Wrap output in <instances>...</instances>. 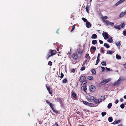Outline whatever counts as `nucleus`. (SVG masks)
<instances>
[{
	"label": "nucleus",
	"instance_id": "50",
	"mask_svg": "<svg viewBox=\"0 0 126 126\" xmlns=\"http://www.w3.org/2000/svg\"><path fill=\"white\" fill-rule=\"evenodd\" d=\"M100 50L101 51V52L103 53H104V50H103V48L102 47L101 49H100Z\"/></svg>",
	"mask_w": 126,
	"mask_h": 126
},
{
	"label": "nucleus",
	"instance_id": "30",
	"mask_svg": "<svg viewBox=\"0 0 126 126\" xmlns=\"http://www.w3.org/2000/svg\"><path fill=\"white\" fill-rule=\"evenodd\" d=\"M108 120L109 122H112L113 120L112 118L111 117H109L108 118Z\"/></svg>",
	"mask_w": 126,
	"mask_h": 126
},
{
	"label": "nucleus",
	"instance_id": "64",
	"mask_svg": "<svg viewBox=\"0 0 126 126\" xmlns=\"http://www.w3.org/2000/svg\"><path fill=\"white\" fill-rule=\"evenodd\" d=\"M87 60H88V59L87 58L86 59L85 61L84 62V63H86V62H87Z\"/></svg>",
	"mask_w": 126,
	"mask_h": 126
},
{
	"label": "nucleus",
	"instance_id": "34",
	"mask_svg": "<svg viewBox=\"0 0 126 126\" xmlns=\"http://www.w3.org/2000/svg\"><path fill=\"white\" fill-rule=\"evenodd\" d=\"M72 95L73 97L74 98H76L77 97V96L76 94L75 93L73 92L72 93Z\"/></svg>",
	"mask_w": 126,
	"mask_h": 126
},
{
	"label": "nucleus",
	"instance_id": "21",
	"mask_svg": "<svg viewBox=\"0 0 126 126\" xmlns=\"http://www.w3.org/2000/svg\"><path fill=\"white\" fill-rule=\"evenodd\" d=\"M103 22L105 24L108 25L109 23V21L107 20H104Z\"/></svg>",
	"mask_w": 126,
	"mask_h": 126
},
{
	"label": "nucleus",
	"instance_id": "10",
	"mask_svg": "<svg viewBox=\"0 0 126 126\" xmlns=\"http://www.w3.org/2000/svg\"><path fill=\"white\" fill-rule=\"evenodd\" d=\"M46 87L49 94H51L52 93V91L50 87V86L47 87V86H46Z\"/></svg>",
	"mask_w": 126,
	"mask_h": 126
},
{
	"label": "nucleus",
	"instance_id": "49",
	"mask_svg": "<svg viewBox=\"0 0 126 126\" xmlns=\"http://www.w3.org/2000/svg\"><path fill=\"white\" fill-rule=\"evenodd\" d=\"M61 76H60V78L61 79H62L64 75L61 72Z\"/></svg>",
	"mask_w": 126,
	"mask_h": 126
},
{
	"label": "nucleus",
	"instance_id": "1",
	"mask_svg": "<svg viewBox=\"0 0 126 126\" xmlns=\"http://www.w3.org/2000/svg\"><path fill=\"white\" fill-rule=\"evenodd\" d=\"M78 49L77 50V51L73 54L72 58L74 60H76L78 58H80L83 53V50L78 51Z\"/></svg>",
	"mask_w": 126,
	"mask_h": 126
},
{
	"label": "nucleus",
	"instance_id": "32",
	"mask_svg": "<svg viewBox=\"0 0 126 126\" xmlns=\"http://www.w3.org/2000/svg\"><path fill=\"white\" fill-rule=\"evenodd\" d=\"M85 68V66L84 65H82V67L80 69V70L81 71H83L84 70Z\"/></svg>",
	"mask_w": 126,
	"mask_h": 126
},
{
	"label": "nucleus",
	"instance_id": "27",
	"mask_svg": "<svg viewBox=\"0 0 126 126\" xmlns=\"http://www.w3.org/2000/svg\"><path fill=\"white\" fill-rule=\"evenodd\" d=\"M104 46L106 47L107 48H109L110 47V45L107 43H105L104 44Z\"/></svg>",
	"mask_w": 126,
	"mask_h": 126
},
{
	"label": "nucleus",
	"instance_id": "20",
	"mask_svg": "<svg viewBox=\"0 0 126 126\" xmlns=\"http://www.w3.org/2000/svg\"><path fill=\"white\" fill-rule=\"evenodd\" d=\"M116 57L118 60L121 59V56L120 55H118V54H117L116 55Z\"/></svg>",
	"mask_w": 126,
	"mask_h": 126
},
{
	"label": "nucleus",
	"instance_id": "35",
	"mask_svg": "<svg viewBox=\"0 0 126 126\" xmlns=\"http://www.w3.org/2000/svg\"><path fill=\"white\" fill-rule=\"evenodd\" d=\"M83 102L84 104L87 105H88V104H89V103L86 101H83Z\"/></svg>",
	"mask_w": 126,
	"mask_h": 126
},
{
	"label": "nucleus",
	"instance_id": "55",
	"mask_svg": "<svg viewBox=\"0 0 126 126\" xmlns=\"http://www.w3.org/2000/svg\"><path fill=\"white\" fill-rule=\"evenodd\" d=\"M99 42L101 44H103V41L101 40H99Z\"/></svg>",
	"mask_w": 126,
	"mask_h": 126
},
{
	"label": "nucleus",
	"instance_id": "16",
	"mask_svg": "<svg viewBox=\"0 0 126 126\" xmlns=\"http://www.w3.org/2000/svg\"><path fill=\"white\" fill-rule=\"evenodd\" d=\"M93 102L96 104L99 103V101L98 100V99H96L94 98V99L93 100Z\"/></svg>",
	"mask_w": 126,
	"mask_h": 126
},
{
	"label": "nucleus",
	"instance_id": "5",
	"mask_svg": "<svg viewBox=\"0 0 126 126\" xmlns=\"http://www.w3.org/2000/svg\"><path fill=\"white\" fill-rule=\"evenodd\" d=\"M110 81V79H108L103 80L99 83V84L97 86L98 87H100L101 85H104L109 82Z\"/></svg>",
	"mask_w": 126,
	"mask_h": 126
},
{
	"label": "nucleus",
	"instance_id": "15",
	"mask_svg": "<svg viewBox=\"0 0 126 126\" xmlns=\"http://www.w3.org/2000/svg\"><path fill=\"white\" fill-rule=\"evenodd\" d=\"M81 89L86 92L87 90V87L85 86L81 85Z\"/></svg>",
	"mask_w": 126,
	"mask_h": 126
},
{
	"label": "nucleus",
	"instance_id": "39",
	"mask_svg": "<svg viewBox=\"0 0 126 126\" xmlns=\"http://www.w3.org/2000/svg\"><path fill=\"white\" fill-rule=\"evenodd\" d=\"M67 80L65 78L63 80V83H66Z\"/></svg>",
	"mask_w": 126,
	"mask_h": 126
},
{
	"label": "nucleus",
	"instance_id": "6",
	"mask_svg": "<svg viewBox=\"0 0 126 126\" xmlns=\"http://www.w3.org/2000/svg\"><path fill=\"white\" fill-rule=\"evenodd\" d=\"M50 50V51L47 54V59H48L51 56L55 55L57 52L55 50L51 49Z\"/></svg>",
	"mask_w": 126,
	"mask_h": 126
},
{
	"label": "nucleus",
	"instance_id": "36",
	"mask_svg": "<svg viewBox=\"0 0 126 126\" xmlns=\"http://www.w3.org/2000/svg\"><path fill=\"white\" fill-rule=\"evenodd\" d=\"M88 105L90 107H94V105L92 103H89Z\"/></svg>",
	"mask_w": 126,
	"mask_h": 126
},
{
	"label": "nucleus",
	"instance_id": "48",
	"mask_svg": "<svg viewBox=\"0 0 126 126\" xmlns=\"http://www.w3.org/2000/svg\"><path fill=\"white\" fill-rule=\"evenodd\" d=\"M75 28V26L74 25H73L72 26V29H71V32H72L74 29Z\"/></svg>",
	"mask_w": 126,
	"mask_h": 126
},
{
	"label": "nucleus",
	"instance_id": "51",
	"mask_svg": "<svg viewBox=\"0 0 126 126\" xmlns=\"http://www.w3.org/2000/svg\"><path fill=\"white\" fill-rule=\"evenodd\" d=\"M101 98L102 100H104L105 99V96H101Z\"/></svg>",
	"mask_w": 126,
	"mask_h": 126
},
{
	"label": "nucleus",
	"instance_id": "46",
	"mask_svg": "<svg viewBox=\"0 0 126 126\" xmlns=\"http://www.w3.org/2000/svg\"><path fill=\"white\" fill-rule=\"evenodd\" d=\"M114 25V23H112V22L109 21V23L108 25H111L112 26H113Z\"/></svg>",
	"mask_w": 126,
	"mask_h": 126
},
{
	"label": "nucleus",
	"instance_id": "41",
	"mask_svg": "<svg viewBox=\"0 0 126 126\" xmlns=\"http://www.w3.org/2000/svg\"><path fill=\"white\" fill-rule=\"evenodd\" d=\"M125 105L123 103L121 104L120 105V107L122 109H124V107Z\"/></svg>",
	"mask_w": 126,
	"mask_h": 126
},
{
	"label": "nucleus",
	"instance_id": "2",
	"mask_svg": "<svg viewBox=\"0 0 126 126\" xmlns=\"http://www.w3.org/2000/svg\"><path fill=\"white\" fill-rule=\"evenodd\" d=\"M78 49L77 50V51L73 54L72 58L74 60H76L78 58H80L83 53V50L78 51Z\"/></svg>",
	"mask_w": 126,
	"mask_h": 126
},
{
	"label": "nucleus",
	"instance_id": "22",
	"mask_svg": "<svg viewBox=\"0 0 126 126\" xmlns=\"http://www.w3.org/2000/svg\"><path fill=\"white\" fill-rule=\"evenodd\" d=\"M121 3H122L121 2V1L120 0L116 3V4L115 5L116 6H117L119 4H121Z\"/></svg>",
	"mask_w": 126,
	"mask_h": 126
},
{
	"label": "nucleus",
	"instance_id": "26",
	"mask_svg": "<svg viewBox=\"0 0 126 126\" xmlns=\"http://www.w3.org/2000/svg\"><path fill=\"white\" fill-rule=\"evenodd\" d=\"M108 18V17L107 16H105L104 17H101V18L102 20L103 21L104 20H105V19H107Z\"/></svg>",
	"mask_w": 126,
	"mask_h": 126
},
{
	"label": "nucleus",
	"instance_id": "44",
	"mask_svg": "<svg viewBox=\"0 0 126 126\" xmlns=\"http://www.w3.org/2000/svg\"><path fill=\"white\" fill-rule=\"evenodd\" d=\"M92 72L93 74H95V71L94 69H93L92 70Z\"/></svg>",
	"mask_w": 126,
	"mask_h": 126
},
{
	"label": "nucleus",
	"instance_id": "8",
	"mask_svg": "<svg viewBox=\"0 0 126 126\" xmlns=\"http://www.w3.org/2000/svg\"><path fill=\"white\" fill-rule=\"evenodd\" d=\"M121 81V79L119 78L117 81L115 82L113 84V86H118L120 84V82Z\"/></svg>",
	"mask_w": 126,
	"mask_h": 126
},
{
	"label": "nucleus",
	"instance_id": "31",
	"mask_svg": "<svg viewBox=\"0 0 126 126\" xmlns=\"http://www.w3.org/2000/svg\"><path fill=\"white\" fill-rule=\"evenodd\" d=\"M114 27L116 29H118L119 30L120 28V26L119 25L114 26Z\"/></svg>",
	"mask_w": 126,
	"mask_h": 126
},
{
	"label": "nucleus",
	"instance_id": "58",
	"mask_svg": "<svg viewBox=\"0 0 126 126\" xmlns=\"http://www.w3.org/2000/svg\"><path fill=\"white\" fill-rule=\"evenodd\" d=\"M89 56V54H86L85 56V57L86 58L88 57Z\"/></svg>",
	"mask_w": 126,
	"mask_h": 126
},
{
	"label": "nucleus",
	"instance_id": "25",
	"mask_svg": "<svg viewBox=\"0 0 126 126\" xmlns=\"http://www.w3.org/2000/svg\"><path fill=\"white\" fill-rule=\"evenodd\" d=\"M97 43V41L96 40H93L92 41V43L93 45H95Z\"/></svg>",
	"mask_w": 126,
	"mask_h": 126
},
{
	"label": "nucleus",
	"instance_id": "52",
	"mask_svg": "<svg viewBox=\"0 0 126 126\" xmlns=\"http://www.w3.org/2000/svg\"><path fill=\"white\" fill-rule=\"evenodd\" d=\"M71 72L74 73L75 72V70L74 69H72L71 70Z\"/></svg>",
	"mask_w": 126,
	"mask_h": 126
},
{
	"label": "nucleus",
	"instance_id": "17",
	"mask_svg": "<svg viewBox=\"0 0 126 126\" xmlns=\"http://www.w3.org/2000/svg\"><path fill=\"white\" fill-rule=\"evenodd\" d=\"M120 122V120H118L116 121H115L113 122L112 123V124L113 125H115L116 124L119 123Z\"/></svg>",
	"mask_w": 126,
	"mask_h": 126
},
{
	"label": "nucleus",
	"instance_id": "24",
	"mask_svg": "<svg viewBox=\"0 0 126 126\" xmlns=\"http://www.w3.org/2000/svg\"><path fill=\"white\" fill-rule=\"evenodd\" d=\"M97 38V36L96 34H93L92 35V38H93L94 39H96Z\"/></svg>",
	"mask_w": 126,
	"mask_h": 126
},
{
	"label": "nucleus",
	"instance_id": "18",
	"mask_svg": "<svg viewBox=\"0 0 126 126\" xmlns=\"http://www.w3.org/2000/svg\"><path fill=\"white\" fill-rule=\"evenodd\" d=\"M89 8H90V7L88 5H86V10L87 12L88 13H89Z\"/></svg>",
	"mask_w": 126,
	"mask_h": 126
},
{
	"label": "nucleus",
	"instance_id": "57",
	"mask_svg": "<svg viewBox=\"0 0 126 126\" xmlns=\"http://www.w3.org/2000/svg\"><path fill=\"white\" fill-rule=\"evenodd\" d=\"M98 100H99V103L100 102H101L102 101V99L101 98L98 99Z\"/></svg>",
	"mask_w": 126,
	"mask_h": 126
},
{
	"label": "nucleus",
	"instance_id": "43",
	"mask_svg": "<svg viewBox=\"0 0 126 126\" xmlns=\"http://www.w3.org/2000/svg\"><path fill=\"white\" fill-rule=\"evenodd\" d=\"M106 112H102L101 113V115L103 117L105 115H106Z\"/></svg>",
	"mask_w": 126,
	"mask_h": 126
},
{
	"label": "nucleus",
	"instance_id": "63",
	"mask_svg": "<svg viewBox=\"0 0 126 126\" xmlns=\"http://www.w3.org/2000/svg\"><path fill=\"white\" fill-rule=\"evenodd\" d=\"M123 65L124 66L125 68H126V64H124Z\"/></svg>",
	"mask_w": 126,
	"mask_h": 126
},
{
	"label": "nucleus",
	"instance_id": "45",
	"mask_svg": "<svg viewBox=\"0 0 126 126\" xmlns=\"http://www.w3.org/2000/svg\"><path fill=\"white\" fill-rule=\"evenodd\" d=\"M82 19L83 20L84 22H86L88 21L84 17H82Z\"/></svg>",
	"mask_w": 126,
	"mask_h": 126
},
{
	"label": "nucleus",
	"instance_id": "4",
	"mask_svg": "<svg viewBox=\"0 0 126 126\" xmlns=\"http://www.w3.org/2000/svg\"><path fill=\"white\" fill-rule=\"evenodd\" d=\"M46 102L50 106L51 108L53 111L54 112L56 113H58V112L57 110H56L54 109L53 107L54 106V104L50 103L49 101L48 100H46Z\"/></svg>",
	"mask_w": 126,
	"mask_h": 126
},
{
	"label": "nucleus",
	"instance_id": "33",
	"mask_svg": "<svg viewBox=\"0 0 126 126\" xmlns=\"http://www.w3.org/2000/svg\"><path fill=\"white\" fill-rule=\"evenodd\" d=\"M99 61L100 59H98V58H97V60L96 61V63L95 65H97V64L99 63Z\"/></svg>",
	"mask_w": 126,
	"mask_h": 126
},
{
	"label": "nucleus",
	"instance_id": "60",
	"mask_svg": "<svg viewBox=\"0 0 126 126\" xmlns=\"http://www.w3.org/2000/svg\"><path fill=\"white\" fill-rule=\"evenodd\" d=\"M101 68L102 69V71H104L105 70V68L104 67L101 66Z\"/></svg>",
	"mask_w": 126,
	"mask_h": 126
},
{
	"label": "nucleus",
	"instance_id": "59",
	"mask_svg": "<svg viewBox=\"0 0 126 126\" xmlns=\"http://www.w3.org/2000/svg\"><path fill=\"white\" fill-rule=\"evenodd\" d=\"M100 54L99 53L98 54L97 58H98V59L100 58Z\"/></svg>",
	"mask_w": 126,
	"mask_h": 126
},
{
	"label": "nucleus",
	"instance_id": "12",
	"mask_svg": "<svg viewBox=\"0 0 126 126\" xmlns=\"http://www.w3.org/2000/svg\"><path fill=\"white\" fill-rule=\"evenodd\" d=\"M92 26L91 23L88 21L86 22V26L88 28L91 27Z\"/></svg>",
	"mask_w": 126,
	"mask_h": 126
},
{
	"label": "nucleus",
	"instance_id": "53",
	"mask_svg": "<svg viewBox=\"0 0 126 126\" xmlns=\"http://www.w3.org/2000/svg\"><path fill=\"white\" fill-rule=\"evenodd\" d=\"M121 27L123 28L125 26V24H124V23H122V24H121Z\"/></svg>",
	"mask_w": 126,
	"mask_h": 126
},
{
	"label": "nucleus",
	"instance_id": "3",
	"mask_svg": "<svg viewBox=\"0 0 126 126\" xmlns=\"http://www.w3.org/2000/svg\"><path fill=\"white\" fill-rule=\"evenodd\" d=\"M78 49L77 50V51L73 54L72 58L74 60H76L78 58H80L83 53V50L78 51Z\"/></svg>",
	"mask_w": 126,
	"mask_h": 126
},
{
	"label": "nucleus",
	"instance_id": "47",
	"mask_svg": "<svg viewBox=\"0 0 126 126\" xmlns=\"http://www.w3.org/2000/svg\"><path fill=\"white\" fill-rule=\"evenodd\" d=\"M52 62L50 61H49L48 64L50 66H51L52 65Z\"/></svg>",
	"mask_w": 126,
	"mask_h": 126
},
{
	"label": "nucleus",
	"instance_id": "13",
	"mask_svg": "<svg viewBox=\"0 0 126 126\" xmlns=\"http://www.w3.org/2000/svg\"><path fill=\"white\" fill-rule=\"evenodd\" d=\"M103 35L105 39H107L109 38L108 34L106 32H105L104 35L103 33Z\"/></svg>",
	"mask_w": 126,
	"mask_h": 126
},
{
	"label": "nucleus",
	"instance_id": "9",
	"mask_svg": "<svg viewBox=\"0 0 126 126\" xmlns=\"http://www.w3.org/2000/svg\"><path fill=\"white\" fill-rule=\"evenodd\" d=\"M90 90L92 92H94L96 90V88L93 85H91L90 86Z\"/></svg>",
	"mask_w": 126,
	"mask_h": 126
},
{
	"label": "nucleus",
	"instance_id": "11",
	"mask_svg": "<svg viewBox=\"0 0 126 126\" xmlns=\"http://www.w3.org/2000/svg\"><path fill=\"white\" fill-rule=\"evenodd\" d=\"M86 79V77L84 76H83L80 78L79 79V81L80 82H82L83 81L85 80Z\"/></svg>",
	"mask_w": 126,
	"mask_h": 126
},
{
	"label": "nucleus",
	"instance_id": "42",
	"mask_svg": "<svg viewBox=\"0 0 126 126\" xmlns=\"http://www.w3.org/2000/svg\"><path fill=\"white\" fill-rule=\"evenodd\" d=\"M115 44L118 47H120L121 45V44L120 42L116 43H115Z\"/></svg>",
	"mask_w": 126,
	"mask_h": 126
},
{
	"label": "nucleus",
	"instance_id": "7",
	"mask_svg": "<svg viewBox=\"0 0 126 126\" xmlns=\"http://www.w3.org/2000/svg\"><path fill=\"white\" fill-rule=\"evenodd\" d=\"M94 97L92 96L88 95L86 97V99L89 102H92L94 99Z\"/></svg>",
	"mask_w": 126,
	"mask_h": 126
},
{
	"label": "nucleus",
	"instance_id": "28",
	"mask_svg": "<svg viewBox=\"0 0 126 126\" xmlns=\"http://www.w3.org/2000/svg\"><path fill=\"white\" fill-rule=\"evenodd\" d=\"M113 41V39L112 38V37L109 39L108 40V41L110 43H111Z\"/></svg>",
	"mask_w": 126,
	"mask_h": 126
},
{
	"label": "nucleus",
	"instance_id": "62",
	"mask_svg": "<svg viewBox=\"0 0 126 126\" xmlns=\"http://www.w3.org/2000/svg\"><path fill=\"white\" fill-rule=\"evenodd\" d=\"M118 126H123V125L122 124H120L118 125Z\"/></svg>",
	"mask_w": 126,
	"mask_h": 126
},
{
	"label": "nucleus",
	"instance_id": "29",
	"mask_svg": "<svg viewBox=\"0 0 126 126\" xmlns=\"http://www.w3.org/2000/svg\"><path fill=\"white\" fill-rule=\"evenodd\" d=\"M112 105V104L111 103H109L107 107L108 109H110Z\"/></svg>",
	"mask_w": 126,
	"mask_h": 126
},
{
	"label": "nucleus",
	"instance_id": "14",
	"mask_svg": "<svg viewBox=\"0 0 126 126\" xmlns=\"http://www.w3.org/2000/svg\"><path fill=\"white\" fill-rule=\"evenodd\" d=\"M126 14V10L124 12H121L120 14L119 17H123V16H125Z\"/></svg>",
	"mask_w": 126,
	"mask_h": 126
},
{
	"label": "nucleus",
	"instance_id": "37",
	"mask_svg": "<svg viewBox=\"0 0 126 126\" xmlns=\"http://www.w3.org/2000/svg\"><path fill=\"white\" fill-rule=\"evenodd\" d=\"M88 79L90 80H93V77L91 76H89L88 77Z\"/></svg>",
	"mask_w": 126,
	"mask_h": 126
},
{
	"label": "nucleus",
	"instance_id": "54",
	"mask_svg": "<svg viewBox=\"0 0 126 126\" xmlns=\"http://www.w3.org/2000/svg\"><path fill=\"white\" fill-rule=\"evenodd\" d=\"M123 33L124 35L126 36V30L124 31Z\"/></svg>",
	"mask_w": 126,
	"mask_h": 126
},
{
	"label": "nucleus",
	"instance_id": "61",
	"mask_svg": "<svg viewBox=\"0 0 126 126\" xmlns=\"http://www.w3.org/2000/svg\"><path fill=\"white\" fill-rule=\"evenodd\" d=\"M106 69L107 70L109 71H110V68H108L106 67Z\"/></svg>",
	"mask_w": 126,
	"mask_h": 126
},
{
	"label": "nucleus",
	"instance_id": "38",
	"mask_svg": "<svg viewBox=\"0 0 126 126\" xmlns=\"http://www.w3.org/2000/svg\"><path fill=\"white\" fill-rule=\"evenodd\" d=\"M91 49L93 50L94 51H95L96 50V48L95 47H91Z\"/></svg>",
	"mask_w": 126,
	"mask_h": 126
},
{
	"label": "nucleus",
	"instance_id": "56",
	"mask_svg": "<svg viewBox=\"0 0 126 126\" xmlns=\"http://www.w3.org/2000/svg\"><path fill=\"white\" fill-rule=\"evenodd\" d=\"M119 101V100L118 99H116L115 101V103L116 104H117L118 103Z\"/></svg>",
	"mask_w": 126,
	"mask_h": 126
},
{
	"label": "nucleus",
	"instance_id": "23",
	"mask_svg": "<svg viewBox=\"0 0 126 126\" xmlns=\"http://www.w3.org/2000/svg\"><path fill=\"white\" fill-rule=\"evenodd\" d=\"M113 52L109 50L107 51V54H112Z\"/></svg>",
	"mask_w": 126,
	"mask_h": 126
},
{
	"label": "nucleus",
	"instance_id": "19",
	"mask_svg": "<svg viewBox=\"0 0 126 126\" xmlns=\"http://www.w3.org/2000/svg\"><path fill=\"white\" fill-rule=\"evenodd\" d=\"M87 81L86 80L82 82V83L81 85L85 86L87 82Z\"/></svg>",
	"mask_w": 126,
	"mask_h": 126
},
{
	"label": "nucleus",
	"instance_id": "40",
	"mask_svg": "<svg viewBox=\"0 0 126 126\" xmlns=\"http://www.w3.org/2000/svg\"><path fill=\"white\" fill-rule=\"evenodd\" d=\"M101 64L102 65H106V62L105 61H103L101 63Z\"/></svg>",
	"mask_w": 126,
	"mask_h": 126
}]
</instances>
